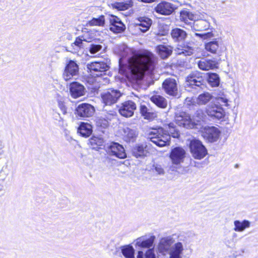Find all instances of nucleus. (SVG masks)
Listing matches in <instances>:
<instances>
[{
	"mask_svg": "<svg viewBox=\"0 0 258 258\" xmlns=\"http://www.w3.org/2000/svg\"><path fill=\"white\" fill-rule=\"evenodd\" d=\"M125 61L127 62L128 69L135 68L143 74L151 75L155 69L156 58L148 50H140L133 51L132 56Z\"/></svg>",
	"mask_w": 258,
	"mask_h": 258,
	"instance_id": "nucleus-1",
	"label": "nucleus"
},
{
	"mask_svg": "<svg viewBox=\"0 0 258 258\" xmlns=\"http://www.w3.org/2000/svg\"><path fill=\"white\" fill-rule=\"evenodd\" d=\"M165 127L167 130L159 127L153 129L149 134L151 141L160 147L169 145L171 136L174 138H178L180 136L174 123L170 122Z\"/></svg>",
	"mask_w": 258,
	"mask_h": 258,
	"instance_id": "nucleus-2",
	"label": "nucleus"
},
{
	"mask_svg": "<svg viewBox=\"0 0 258 258\" xmlns=\"http://www.w3.org/2000/svg\"><path fill=\"white\" fill-rule=\"evenodd\" d=\"M228 99L222 93L211 101L206 107V113L211 120H220L223 119L225 112L223 106H228Z\"/></svg>",
	"mask_w": 258,
	"mask_h": 258,
	"instance_id": "nucleus-3",
	"label": "nucleus"
},
{
	"mask_svg": "<svg viewBox=\"0 0 258 258\" xmlns=\"http://www.w3.org/2000/svg\"><path fill=\"white\" fill-rule=\"evenodd\" d=\"M186 86L197 91L206 87V81L202 74L199 71L192 72L186 78Z\"/></svg>",
	"mask_w": 258,
	"mask_h": 258,
	"instance_id": "nucleus-4",
	"label": "nucleus"
},
{
	"mask_svg": "<svg viewBox=\"0 0 258 258\" xmlns=\"http://www.w3.org/2000/svg\"><path fill=\"white\" fill-rule=\"evenodd\" d=\"M189 149L192 157L196 159L201 160L208 154V150L202 142L196 139L190 142Z\"/></svg>",
	"mask_w": 258,
	"mask_h": 258,
	"instance_id": "nucleus-5",
	"label": "nucleus"
},
{
	"mask_svg": "<svg viewBox=\"0 0 258 258\" xmlns=\"http://www.w3.org/2000/svg\"><path fill=\"white\" fill-rule=\"evenodd\" d=\"M175 121L179 126L185 128L196 127L197 123L192 120L190 115L184 111L176 112L175 115Z\"/></svg>",
	"mask_w": 258,
	"mask_h": 258,
	"instance_id": "nucleus-6",
	"label": "nucleus"
},
{
	"mask_svg": "<svg viewBox=\"0 0 258 258\" xmlns=\"http://www.w3.org/2000/svg\"><path fill=\"white\" fill-rule=\"evenodd\" d=\"M121 93L117 90L109 88L101 93L102 103L105 106H111L115 103L121 97Z\"/></svg>",
	"mask_w": 258,
	"mask_h": 258,
	"instance_id": "nucleus-7",
	"label": "nucleus"
},
{
	"mask_svg": "<svg viewBox=\"0 0 258 258\" xmlns=\"http://www.w3.org/2000/svg\"><path fill=\"white\" fill-rule=\"evenodd\" d=\"M201 133L204 139L209 143L217 142L221 134L220 130L214 126L205 127Z\"/></svg>",
	"mask_w": 258,
	"mask_h": 258,
	"instance_id": "nucleus-8",
	"label": "nucleus"
},
{
	"mask_svg": "<svg viewBox=\"0 0 258 258\" xmlns=\"http://www.w3.org/2000/svg\"><path fill=\"white\" fill-rule=\"evenodd\" d=\"M79 67L77 61L69 59L66 63L63 73V78L64 80L68 81L72 78L79 75Z\"/></svg>",
	"mask_w": 258,
	"mask_h": 258,
	"instance_id": "nucleus-9",
	"label": "nucleus"
},
{
	"mask_svg": "<svg viewBox=\"0 0 258 258\" xmlns=\"http://www.w3.org/2000/svg\"><path fill=\"white\" fill-rule=\"evenodd\" d=\"M88 69L94 77L101 76L109 68L106 62L104 61L92 62L87 65Z\"/></svg>",
	"mask_w": 258,
	"mask_h": 258,
	"instance_id": "nucleus-10",
	"label": "nucleus"
},
{
	"mask_svg": "<svg viewBox=\"0 0 258 258\" xmlns=\"http://www.w3.org/2000/svg\"><path fill=\"white\" fill-rule=\"evenodd\" d=\"M109 29L114 33H121L126 29L125 25L118 17L111 15L108 17Z\"/></svg>",
	"mask_w": 258,
	"mask_h": 258,
	"instance_id": "nucleus-11",
	"label": "nucleus"
},
{
	"mask_svg": "<svg viewBox=\"0 0 258 258\" xmlns=\"http://www.w3.org/2000/svg\"><path fill=\"white\" fill-rule=\"evenodd\" d=\"M107 152L109 155L119 159H124L127 157L123 146L117 142H112L107 148Z\"/></svg>",
	"mask_w": 258,
	"mask_h": 258,
	"instance_id": "nucleus-12",
	"label": "nucleus"
},
{
	"mask_svg": "<svg viewBox=\"0 0 258 258\" xmlns=\"http://www.w3.org/2000/svg\"><path fill=\"white\" fill-rule=\"evenodd\" d=\"M185 156V151L181 147H176L171 149L169 157L173 164L178 165L183 162Z\"/></svg>",
	"mask_w": 258,
	"mask_h": 258,
	"instance_id": "nucleus-13",
	"label": "nucleus"
},
{
	"mask_svg": "<svg viewBox=\"0 0 258 258\" xmlns=\"http://www.w3.org/2000/svg\"><path fill=\"white\" fill-rule=\"evenodd\" d=\"M162 87L165 92L172 96H176L178 94V88L176 81L173 78L165 79L162 83Z\"/></svg>",
	"mask_w": 258,
	"mask_h": 258,
	"instance_id": "nucleus-14",
	"label": "nucleus"
},
{
	"mask_svg": "<svg viewBox=\"0 0 258 258\" xmlns=\"http://www.w3.org/2000/svg\"><path fill=\"white\" fill-rule=\"evenodd\" d=\"M176 9V6L173 4L167 1H162L155 8V11L161 15L168 16L172 14Z\"/></svg>",
	"mask_w": 258,
	"mask_h": 258,
	"instance_id": "nucleus-15",
	"label": "nucleus"
},
{
	"mask_svg": "<svg viewBox=\"0 0 258 258\" xmlns=\"http://www.w3.org/2000/svg\"><path fill=\"white\" fill-rule=\"evenodd\" d=\"M136 108V104L134 101L127 100L121 104L118 111L121 115L125 117H130L134 115Z\"/></svg>",
	"mask_w": 258,
	"mask_h": 258,
	"instance_id": "nucleus-16",
	"label": "nucleus"
},
{
	"mask_svg": "<svg viewBox=\"0 0 258 258\" xmlns=\"http://www.w3.org/2000/svg\"><path fill=\"white\" fill-rule=\"evenodd\" d=\"M173 242V238L171 237L161 238L157 246L158 252L163 255H166L172 248Z\"/></svg>",
	"mask_w": 258,
	"mask_h": 258,
	"instance_id": "nucleus-17",
	"label": "nucleus"
},
{
	"mask_svg": "<svg viewBox=\"0 0 258 258\" xmlns=\"http://www.w3.org/2000/svg\"><path fill=\"white\" fill-rule=\"evenodd\" d=\"M83 41L91 42V41L86 38L85 36L78 37L73 43L66 47V50L73 53H78L81 49H84L85 47Z\"/></svg>",
	"mask_w": 258,
	"mask_h": 258,
	"instance_id": "nucleus-18",
	"label": "nucleus"
},
{
	"mask_svg": "<svg viewBox=\"0 0 258 258\" xmlns=\"http://www.w3.org/2000/svg\"><path fill=\"white\" fill-rule=\"evenodd\" d=\"M70 93L74 98H78L85 95L86 88L81 83L78 82H73L70 84Z\"/></svg>",
	"mask_w": 258,
	"mask_h": 258,
	"instance_id": "nucleus-19",
	"label": "nucleus"
},
{
	"mask_svg": "<svg viewBox=\"0 0 258 258\" xmlns=\"http://www.w3.org/2000/svg\"><path fill=\"white\" fill-rule=\"evenodd\" d=\"M213 20L211 17L207 16L206 19L195 20L191 27L196 31H204L208 29L210 26V22Z\"/></svg>",
	"mask_w": 258,
	"mask_h": 258,
	"instance_id": "nucleus-20",
	"label": "nucleus"
},
{
	"mask_svg": "<svg viewBox=\"0 0 258 258\" xmlns=\"http://www.w3.org/2000/svg\"><path fill=\"white\" fill-rule=\"evenodd\" d=\"M132 154L137 158H144L149 154L147 143L136 144L132 149Z\"/></svg>",
	"mask_w": 258,
	"mask_h": 258,
	"instance_id": "nucleus-21",
	"label": "nucleus"
},
{
	"mask_svg": "<svg viewBox=\"0 0 258 258\" xmlns=\"http://www.w3.org/2000/svg\"><path fill=\"white\" fill-rule=\"evenodd\" d=\"M219 62L217 59H209L202 58L198 62V66L200 69L203 71H208L218 68Z\"/></svg>",
	"mask_w": 258,
	"mask_h": 258,
	"instance_id": "nucleus-22",
	"label": "nucleus"
},
{
	"mask_svg": "<svg viewBox=\"0 0 258 258\" xmlns=\"http://www.w3.org/2000/svg\"><path fill=\"white\" fill-rule=\"evenodd\" d=\"M76 111V113L80 117H90L93 115L95 108L89 104L82 103L78 105Z\"/></svg>",
	"mask_w": 258,
	"mask_h": 258,
	"instance_id": "nucleus-23",
	"label": "nucleus"
},
{
	"mask_svg": "<svg viewBox=\"0 0 258 258\" xmlns=\"http://www.w3.org/2000/svg\"><path fill=\"white\" fill-rule=\"evenodd\" d=\"M181 43V45H178L177 47L175 49L176 54L184 56L191 55L195 51L194 45L190 42Z\"/></svg>",
	"mask_w": 258,
	"mask_h": 258,
	"instance_id": "nucleus-24",
	"label": "nucleus"
},
{
	"mask_svg": "<svg viewBox=\"0 0 258 258\" xmlns=\"http://www.w3.org/2000/svg\"><path fill=\"white\" fill-rule=\"evenodd\" d=\"M155 236L154 235L151 236L149 237L146 236H141L138 238L135 241V245L141 248H151L153 246Z\"/></svg>",
	"mask_w": 258,
	"mask_h": 258,
	"instance_id": "nucleus-25",
	"label": "nucleus"
},
{
	"mask_svg": "<svg viewBox=\"0 0 258 258\" xmlns=\"http://www.w3.org/2000/svg\"><path fill=\"white\" fill-rule=\"evenodd\" d=\"M170 35L175 42H183L187 36L186 32L179 28H174L170 32Z\"/></svg>",
	"mask_w": 258,
	"mask_h": 258,
	"instance_id": "nucleus-26",
	"label": "nucleus"
},
{
	"mask_svg": "<svg viewBox=\"0 0 258 258\" xmlns=\"http://www.w3.org/2000/svg\"><path fill=\"white\" fill-rule=\"evenodd\" d=\"M152 24V20L146 17H140L136 23V27L142 32H146Z\"/></svg>",
	"mask_w": 258,
	"mask_h": 258,
	"instance_id": "nucleus-27",
	"label": "nucleus"
},
{
	"mask_svg": "<svg viewBox=\"0 0 258 258\" xmlns=\"http://www.w3.org/2000/svg\"><path fill=\"white\" fill-rule=\"evenodd\" d=\"M183 249L182 242H177L174 243L168 252L169 258H182Z\"/></svg>",
	"mask_w": 258,
	"mask_h": 258,
	"instance_id": "nucleus-28",
	"label": "nucleus"
},
{
	"mask_svg": "<svg viewBox=\"0 0 258 258\" xmlns=\"http://www.w3.org/2000/svg\"><path fill=\"white\" fill-rule=\"evenodd\" d=\"M156 49L162 59L168 58L172 52V47L169 45H159L156 46Z\"/></svg>",
	"mask_w": 258,
	"mask_h": 258,
	"instance_id": "nucleus-29",
	"label": "nucleus"
},
{
	"mask_svg": "<svg viewBox=\"0 0 258 258\" xmlns=\"http://www.w3.org/2000/svg\"><path fill=\"white\" fill-rule=\"evenodd\" d=\"M180 20L185 24H192V23L189 22V21H194L197 17L195 14L189 11L187 9H183L180 12Z\"/></svg>",
	"mask_w": 258,
	"mask_h": 258,
	"instance_id": "nucleus-30",
	"label": "nucleus"
},
{
	"mask_svg": "<svg viewBox=\"0 0 258 258\" xmlns=\"http://www.w3.org/2000/svg\"><path fill=\"white\" fill-rule=\"evenodd\" d=\"M205 47L207 51L211 53L219 54L221 53L219 41L217 39H214L205 44Z\"/></svg>",
	"mask_w": 258,
	"mask_h": 258,
	"instance_id": "nucleus-31",
	"label": "nucleus"
},
{
	"mask_svg": "<svg viewBox=\"0 0 258 258\" xmlns=\"http://www.w3.org/2000/svg\"><path fill=\"white\" fill-rule=\"evenodd\" d=\"M123 139L126 142H134L136 140L138 133L136 129L125 127L123 130Z\"/></svg>",
	"mask_w": 258,
	"mask_h": 258,
	"instance_id": "nucleus-32",
	"label": "nucleus"
},
{
	"mask_svg": "<svg viewBox=\"0 0 258 258\" xmlns=\"http://www.w3.org/2000/svg\"><path fill=\"white\" fill-rule=\"evenodd\" d=\"M78 132L82 137H88L92 133V126L88 123L81 122L78 127Z\"/></svg>",
	"mask_w": 258,
	"mask_h": 258,
	"instance_id": "nucleus-33",
	"label": "nucleus"
},
{
	"mask_svg": "<svg viewBox=\"0 0 258 258\" xmlns=\"http://www.w3.org/2000/svg\"><path fill=\"white\" fill-rule=\"evenodd\" d=\"M151 101L161 108H165L167 106V100L162 96L154 95L150 98Z\"/></svg>",
	"mask_w": 258,
	"mask_h": 258,
	"instance_id": "nucleus-34",
	"label": "nucleus"
},
{
	"mask_svg": "<svg viewBox=\"0 0 258 258\" xmlns=\"http://www.w3.org/2000/svg\"><path fill=\"white\" fill-rule=\"evenodd\" d=\"M213 96L209 92H204L199 95L196 99L197 103L199 105H206L213 101Z\"/></svg>",
	"mask_w": 258,
	"mask_h": 258,
	"instance_id": "nucleus-35",
	"label": "nucleus"
},
{
	"mask_svg": "<svg viewBox=\"0 0 258 258\" xmlns=\"http://www.w3.org/2000/svg\"><path fill=\"white\" fill-rule=\"evenodd\" d=\"M234 230L236 232H242L246 228H248L250 226V222L247 220H244L242 221L239 220H235L234 221Z\"/></svg>",
	"mask_w": 258,
	"mask_h": 258,
	"instance_id": "nucleus-36",
	"label": "nucleus"
},
{
	"mask_svg": "<svg viewBox=\"0 0 258 258\" xmlns=\"http://www.w3.org/2000/svg\"><path fill=\"white\" fill-rule=\"evenodd\" d=\"M133 6V2L132 1L127 2H115L111 3V6L113 9H117L118 11H124Z\"/></svg>",
	"mask_w": 258,
	"mask_h": 258,
	"instance_id": "nucleus-37",
	"label": "nucleus"
},
{
	"mask_svg": "<svg viewBox=\"0 0 258 258\" xmlns=\"http://www.w3.org/2000/svg\"><path fill=\"white\" fill-rule=\"evenodd\" d=\"M122 255L125 258H135V250L131 245H127L120 247Z\"/></svg>",
	"mask_w": 258,
	"mask_h": 258,
	"instance_id": "nucleus-38",
	"label": "nucleus"
},
{
	"mask_svg": "<svg viewBox=\"0 0 258 258\" xmlns=\"http://www.w3.org/2000/svg\"><path fill=\"white\" fill-rule=\"evenodd\" d=\"M207 82L212 87H217L220 84V78L216 73L208 74Z\"/></svg>",
	"mask_w": 258,
	"mask_h": 258,
	"instance_id": "nucleus-39",
	"label": "nucleus"
},
{
	"mask_svg": "<svg viewBox=\"0 0 258 258\" xmlns=\"http://www.w3.org/2000/svg\"><path fill=\"white\" fill-rule=\"evenodd\" d=\"M105 21L104 16L101 15L98 18H93L89 21L88 24L90 26H103L105 24Z\"/></svg>",
	"mask_w": 258,
	"mask_h": 258,
	"instance_id": "nucleus-40",
	"label": "nucleus"
},
{
	"mask_svg": "<svg viewBox=\"0 0 258 258\" xmlns=\"http://www.w3.org/2000/svg\"><path fill=\"white\" fill-rule=\"evenodd\" d=\"M89 142L91 145L93 146V148H95V147H94L95 145L97 146H102L104 141L101 137L93 136L89 140Z\"/></svg>",
	"mask_w": 258,
	"mask_h": 258,
	"instance_id": "nucleus-41",
	"label": "nucleus"
},
{
	"mask_svg": "<svg viewBox=\"0 0 258 258\" xmlns=\"http://www.w3.org/2000/svg\"><path fill=\"white\" fill-rule=\"evenodd\" d=\"M102 48L101 44L96 43V42H92L89 47V51L92 54H95L99 52Z\"/></svg>",
	"mask_w": 258,
	"mask_h": 258,
	"instance_id": "nucleus-42",
	"label": "nucleus"
},
{
	"mask_svg": "<svg viewBox=\"0 0 258 258\" xmlns=\"http://www.w3.org/2000/svg\"><path fill=\"white\" fill-rule=\"evenodd\" d=\"M140 112L142 116L144 117L145 119H150L151 117V114L149 112L148 108L145 105H141L140 106Z\"/></svg>",
	"mask_w": 258,
	"mask_h": 258,
	"instance_id": "nucleus-43",
	"label": "nucleus"
},
{
	"mask_svg": "<svg viewBox=\"0 0 258 258\" xmlns=\"http://www.w3.org/2000/svg\"><path fill=\"white\" fill-rule=\"evenodd\" d=\"M152 169L158 175H163L165 174V170L163 166L159 164H154Z\"/></svg>",
	"mask_w": 258,
	"mask_h": 258,
	"instance_id": "nucleus-44",
	"label": "nucleus"
},
{
	"mask_svg": "<svg viewBox=\"0 0 258 258\" xmlns=\"http://www.w3.org/2000/svg\"><path fill=\"white\" fill-rule=\"evenodd\" d=\"M196 35L203 39L211 38L215 36L214 34L212 32H208L203 33H196Z\"/></svg>",
	"mask_w": 258,
	"mask_h": 258,
	"instance_id": "nucleus-45",
	"label": "nucleus"
},
{
	"mask_svg": "<svg viewBox=\"0 0 258 258\" xmlns=\"http://www.w3.org/2000/svg\"><path fill=\"white\" fill-rule=\"evenodd\" d=\"M145 258H158L155 253L154 248L148 249L145 252Z\"/></svg>",
	"mask_w": 258,
	"mask_h": 258,
	"instance_id": "nucleus-46",
	"label": "nucleus"
},
{
	"mask_svg": "<svg viewBox=\"0 0 258 258\" xmlns=\"http://www.w3.org/2000/svg\"><path fill=\"white\" fill-rule=\"evenodd\" d=\"M58 106L60 109L61 110L63 114H66L67 112V107L63 101L60 100H58Z\"/></svg>",
	"mask_w": 258,
	"mask_h": 258,
	"instance_id": "nucleus-47",
	"label": "nucleus"
},
{
	"mask_svg": "<svg viewBox=\"0 0 258 258\" xmlns=\"http://www.w3.org/2000/svg\"><path fill=\"white\" fill-rule=\"evenodd\" d=\"M104 110L107 111V115H106V117L108 119H110L111 117L114 116L116 114V112L114 110L107 111L106 109H104Z\"/></svg>",
	"mask_w": 258,
	"mask_h": 258,
	"instance_id": "nucleus-48",
	"label": "nucleus"
},
{
	"mask_svg": "<svg viewBox=\"0 0 258 258\" xmlns=\"http://www.w3.org/2000/svg\"><path fill=\"white\" fill-rule=\"evenodd\" d=\"M195 115L199 119H202L204 118V113L202 110L198 109L196 111Z\"/></svg>",
	"mask_w": 258,
	"mask_h": 258,
	"instance_id": "nucleus-49",
	"label": "nucleus"
},
{
	"mask_svg": "<svg viewBox=\"0 0 258 258\" xmlns=\"http://www.w3.org/2000/svg\"><path fill=\"white\" fill-rule=\"evenodd\" d=\"M122 61L123 60H121V59H120L119 60V71L124 73L125 72V70L123 67L124 64L122 62Z\"/></svg>",
	"mask_w": 258,
	"mask_h": 258,
	"instance_id": "nucleus-50",
	"label": "nucleus"
},
{
	"mask_svg": "<svg viewBox=\"0 0 258 258\" xmlns=\"http://www.w3.org/2000/svg\"><path fill=\"white\" fill-rule=\"evenodd\" d=\"M137 258H145V253L142 250H139L138 251Z\"/></svg>",
	"mask_w": 258,
	"mask_h": 258,
	"instance_id": "nucleus-51",
	"label": "nucleus"
},
{
	"mask_svg": "<svg viewBox=\"0 0 258 258\" xmlns=\"http://www.w3.org/2000/svg\"><path fill=\"white\" fill-rule=\"evenodd\" d=\"M141 2L144 3H152L156 2L157 0H140Z\"/></svg>",
	"mask_w": 258,
	"mask_h": 258,
	"instance_id": "nucleus-52",
	"label": "nucleus"
},
{
	"mask_svg": "<svg viewBox=\"0 0 258 258\" xmlns=\"http://www.w3.org/2000/svg\"><path fill=\"white\" fill-rule=\"evenodd\" d=\"M99 121H101L102 122V123H103V127H105L107 126L108 125V122L105 119H104V120H99Z\"/></svg>",
	"mask_w": 258,
	"mask_h": 258,
	"instance_id": "nucleus-53",
	"label": "nucleus"
},
{
	"mask_svg": "<svg viewBox=\"0 0 258 258\" xmlns=\"http://www.w3.org/2000/svg\"><path fill=\"white\" fill-rule=\"evenodd\" d=\"M194 163H195V165H194L195 167H198V168H200V167H202L201 166V163H200V162H197L194 161Z\"/></svg>",
	"mask_w": 258,
	"mask_h": 258,
	"instance_id": "nucleus-54",
	"label": "nucleus"
},
{
	"mask_svg": "<svg viewBox=\"0 0 258 258\" xmlns=\"http://www.w3.org/2000/svg\"><path fill=\"white\" fill-rule=\"evenodd\" d=\"M168 29H164V31L162 33V35H165L168 33Z\"/></svg>",
	"mask_w": 258,
	"mask_h": 258,
	"instance_id": "nucleus-55",
	"label": "nucleus"
},
{
	"mask_svg": "<svg viewBox=\"0 0 258 258\" xmlns=\"http://www.w3.org/2000/svg\"><path fill=\"white\" fill-rule=\"evenodd\" d=\"M71 35L69 34H68V36H67V38L68 39H71Z\"/></svg>",
	"mask_w": 258,
	"mask_h": 258,
	"instance_id": "nucleus-56",
	"label": "nucleus"
},
{
	"mask_svg": "<svg viewBox=\"0 0 258 258\" xmlns=\"http://www.w3.org/2000/svg\"><path fill=\"white\" fill-rule=\"evenodd\" d=\"M128 50V48H126L124 51H125V52H127Z\"/></svg>",
	"mask_w": 258,
	"mask_h": 258,
	"instance_id": "nucleus-57",
	"label": "nucleus"
},
{
	"mask_svg": "<svg viewBox=\"0 0 258 258\" xmlns=\"http://www.w3.org/2000/svg\"><path fill=\"white\" fill-rule=\"evenodd\" d=\"M238 167V164H236L235 166V167L237 168Z\"/></svg>",
	"mask_w": 258,
	"mask_h": 258,
	"instance_id": "nucleus-58",
	"label": "nucleus"
},
{
	"mask_svg": "<svg viewBox=\"0 0 258 258\" xmlns=\"http://www.w3.org/2000/svg\"><path fill=\"white\" fill-rule=\"evenodd\" d=\"M236 236V233H234V234H233V236H234V237H235V236Z\"/></svg>",
	"mask_w": 258,
	"mask_h": 258,
	"instance_id": "nucleus-59",
	"label": "nucleus"
}]
</instances>
